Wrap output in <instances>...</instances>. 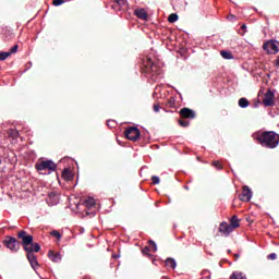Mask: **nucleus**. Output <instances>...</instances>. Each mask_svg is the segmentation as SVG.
I'll return each mask as SVG.
<instances>
[{
    "label": "nucleus",
    "instance_id": "nucleus-7",
    "mask_svg": "<svg viewBox=\"0 0 279 279\" xmlns=\"http://www.w3.org/2000/svg\"><path fill=\"white\" fill-rule=\"evenodd\" d=\"M17 239L22 240L24 250L34 243V235L27 234V231L22 230L17 233Z\"/></svg>",
    "mask_w": 279,
    "mask_h": 279
},
{
    "label": "nucleus",
    "instance_id": "nucleus-11",
    "mask_svg": "<svg viewBox=\"0 0 279 279\" xmlns=\"http://www.w3.org/2000/svg\"><path fill=\"white\" fill-rule=\"evenodd\" d=\"M197 113H195V110L189 109L186 107L180 110V117L182 119H195Z\"/></svg>",
    "mask_w": 279,
    "mask_h": 279
},
{
    "label": "nucleus",
    "instance_id": "nucleus-12",
    "mask_svg": "<svg viewBox=\"0 0 279 279\" xmlns=\"http://www.w3.org/2000/svg\"><path fill=\"white\" fill-rule=\"evenodd\" d=\"M26 258H27L32 269H34V271H36V267H38V257H36L35 254L26 253Z\"/></svg>",
    "mask_w": 279,
    "mask_h": 279
},
{
    "label": "nucleus",
    "instance_id": "nucleus-41",
    "mask_svg": "<svg viewBox=\"0 0 279 279\" xmlns=\"http://www.w3.org/2000/svg\"><path fill=\"white\" fill-rule=\"evenodd\" d=\"M234 256H235V259H236V260H238V258L241 257V255H239V254H235Z\"/></svg>",
    "mask_w": 279,
    "mask_h": 279
},
{
    "label": "nucleus",
    "instance_id": "nucleus-6",
    "mask_svg": "<svg viewBox=\"0 0 279 279\" xmlns=\"http://www.w3.org/2000/svg\"><path fill=\"white\" fill-rule=\"evenodd\" d=\"M263 49L269 54H276L279 51V41L276 39H270L264 43Z\"/></svg>",
    "mask_w": 279,
    "mask_h": 279
},
{
    "label": "nucleus",
    "instance_id": "nucleus-16",
    "mask_svg": "<svg viewBox=\"0 0 279 279\" xmlns=\"http://www.w3.org/2000/svg\"><path fill=\"white\" fill-rule=\"evenodd\" d=\"M134 14L137 19H141V21H147L148 19L147 11H145V9H135Z\"/></svg>",
    "mask_w": 279,
    "mask_h": 279
},
{
    "label": "nucleus",
    "instance_id": "nucleus-40",
    "mask_svg": "<svg viewBox=\"0 0 279 279\" xmlns=\"http://www.w3.org/2000/svg\"><path fill=\"white\" fill-rule=\"evenodd\" d=\"M276 66H279V56H278L277 61H276Z\"/></svg>",
    "mask_w": 279,
    "mask_h": 279
},
{
    "label": "nucleus",
    "instance_id": "nucleus-29",
    "mask_svg": "<svg viewBox=\"0 0 279 279\" xmlns=\"http://www.w3.org/2000/svg\"><path fill=\"white\" fill-rule=\"evenodd\" d=\"M50 234L51 236H56V239H62V234H60L59 231L53 230L50 232Z\"/></svg>",
    "mask_w": 279,
    "mask_h": 279
},
{
    "label": "nucleus",
    "instance_id": "nucleus-9",
    "mask_svg": "<svg viewBox=\"0 0 279 279\" xmlns=\"http://www.w3.org/2000/svg\"><path fill=\"white\" fill-rule=\"evenodd\" d=\"M275 97H276V92L268 89L265 94L264 106H266V108L274 106Z\"/></svg>",
    "mask_w": 279,
    "mask_h": 279
},
{
    "label": "nucleus",
    "instance_id": "nucleus-3",
    "mask_svg": "<svg viewBox=\"0 0 279 279\" xmlns=\"http://www.w3.org/2000/svg\"><path fill=\"white\" fill-rule=\"evenodd\" d=\"M35 169H37L38 171H49V173H53V171H56V169H58V165L56 162H53V160L49 159V160H44L40 162H37L35 165Z\"/></svg>",
    "mask_w": 279,
    "mask_h": 279
},
{
    "label": "nucleus",
    "instance_id": "nucleus-20",
    "mask_svg": "<svg viewBox=\"0 0 279 279\" xmlns=\"http://www.w3.org/2000/svg\"><path fill=\"white\" fill-rule=\"evenodd\" d=\"M166 267H170V269H175V267H178V262H175V259L172 257H168L166 259Z\"/></svg>",
    "mask_w": 279,
    "mask_h": 279
},
{
    "label": "nucleus",
    "instance_id": "nucleus-25",
    "mask_svg": "<svg viewBox=\"0 0 279 279\" xmlns=\"http://www.w3.org/2000/svg\"><path fill=\"white\" fill-rule=\"evenodd\" d=\"M10 56H12V52H10V51L0 52V61L3 62V60H8V58H10Z\"/></svg>",
    "mask_w": 279,
    "mask_h": 279
},
{
    "label": "nucleus",
    "instance_id": "nucleus-22",
    "mask_svg": "<svg viewBox=\"0 0 279 279\" xmlns=\"http://www.w3.org/2000/svg\"><path fill=\"white\" fill-rule=\"evenodd\" d=\"M96 202L94 197H87L86 201L84 202V206H86V208H93V206H95Z\"/></svg>",
    "mask_w": 279,
    "mask_h": 279
},
{
    "label": "nucleus",
    "instance_id": "nucleus-33",
    "mask_svg": "<svg viewBox=\"0 0 279 279\" xmlns=\"http://www.w3.org/2000/svg\"><path fill=\"white\" fill-rule=\"evenodd\" d=\"M117 125V121H114V120H108L107 121V126L108 128H114Z\"/></svg>",
    "mask_w": 279,
    "mask_h": 279
},
{
    "label": "nucleus",
    "instance_id": "nucleus-37",
    "mask_svg": "<svg viewBox=\"0 0 279 279\" xmlns=\"http://www.w3.org/2000/svg\"><path fill=\"white\" fill-rule=\"evenodd\" d=\"M268 260H276L278 258V255L276 253H271L267 256Z\"/></svg>",
    "mask_w": 279,
    "mask_h": 279
},
{
    "label": "nucleus",
    "instance_id": "nucleus-21",
    "mask_svg": "<svg viewBox=\"0 0 279 279\" xmlns=\"http://www.w3.org/2000/svg\"><path fill=\"white\" fill-rule=\"evenodd\" d=\"M220 56L225 59V60H234V54H232V52L228 51V50H221L220 51Z\"/></svg>",
    "mask_w": 279,
    "mask_h": 279
},
{
    "label": "nucleus",
    "instance_id": "nucleus-18",
    "mask_svg": "<svg viewBox=\"0 0 279 279\" xmlns=\"http://www.w3.org/2000/svg\"><path fill=\"white\" fill-rule=\"evenodd\" d=\"M62 178L69 182L73 180V172L69 168H65L62 170Z\"/></svg>",
    "mask_w": 279,
    "mask_h": 279
},
{
    "label": "nucleus",
    "instance_id": "nucleus-36",
    "mask_svg": "<svg viewBox=\"0 0 279 279\" xmlns=\"http://www.w3.org/2000/svg\"><path fill=\"white\" fill-rule=\"evenodd\" d=\"M213 167H215V168L218 169V170L223 169V167L221 166V163H220L219 161H214V162H213Z\"/></svg>",
    "mask_w": 279,
    "mask_h": 279
},
{
    "label": "nucleus",
    "instance_id": "nucleus-43",
    "mask_svg": "<svg viewBox=\"0 0 279 279\" xmlns=\"http://www.w3.org/2000/svg\"><path fill=\"white\" fill-rule=\"evenodd\" d=\"M253 107H254V108H258V104H255Z\"/></svg>",
    "mask_w": 279,
    "mask_h": 279
},
{
    "label": "nucleus",
    "instance_id": "nucleus-26",
    "mask_svg": "<svg viewBox=\"0 0 279 279\" xmlns=\"http://www.w3.org/2000/svg\"><path fill=\"white\" fill-rule=\"evenodd\" d=\"M178 19H180V16H178V13H171L168 17V21L169 23H175Z\"/></svg>",
    "mask_w": 279,
    "mask_h": 279
},
{
    "label": "nucleus",
    "instance_id": "nucleus-1",
    "mask_svg": "<svg viewBox=\"0 0 279 279\" xmlns=\"http://www.w3.org/2000/svg\"><path fill=\"white\" fill-rule=\"evenodd\" d=\"M253 137L266 149H276L279 145V134L275 131H257Z\"/></svg>",
    "mask_w": 279,
    "mask_h": 279
},
{
    "label": "nucleus",
    "instance_id": "nucleus-39",
    "mask_svg": "<svg viewBox=\"0 0 279 279\" xmlns=\"http://www.w3.org/2000/svg\"><path fill=\"white\" fill-rule=\"evenodd\" d=\"M241 29H243L244 32H247V25L246 24H242Z\"/></svg>",
    "mask_w": 279,
    "mask_h": 279
},
{
    "label": "nucleus",
    "instance_id": "nucleus-46",
    "mask_svg": "<svg viewBox=\"0 0 279 279\" xmlns=\"http://www.w3.org/2000/svg\"><path fill=\"white\" fill-rule=\"evenodd\" d=\"M178 95H179V97H182V94L180 92H178Z\"/></svg>",
    "mask_w": 279,
    "mask_h": 279
},
{
    "label": "nucleus",
    "instance_id": "nucleus-14",
    "mask_svg": "<svg viewBox=\"0 0 279 279\" xmlns=\"http://www.w3.org/2000/svg\"><path fill=\"white\" fill-rule=\"evenodd\" d=\"M31 246H26L24 248V251L26 252V254H34L40 252V244L39 243H34L32 242V244H29Z\"/></svg>",
    "mask_w": 279,
    "mask_h": 279
},
{
    "label": "nucleus",
    "instance_id": "nucleus-4",
    "mask_svg": "<svg viewBox=\"0 0 279 279\" xmlns=\"http://www.w3.org/2000/svg\"><path fill=\"white\" fill-rule=\"evenodd\" d=\"M124 136L129 141L136 142L140 138H143V136H147V132L144 135H141V131L138 130L137 126H129L124 131Z\"/></svg>",
    "mask_w": 279,
    "mask_h": 279
},
{
    "label": "nucleus",
    "instance_id": "nucleus-35",
    "mask_svg": "<svg viewBox=\"0 0 279 279\" xmlns=\"http://www.w3.org/2000/svg\"><path fill=\"white\" fill-rule=\"evenodd\" d=\"M16 51H19V45H14L10 50H9V53H16Z\"/></svg>",
    "mask_w": 279,
    "mask_h": 279
},
{
    "label": "nucleus",
    "instance_id": "nucleus-27",
    "mask_svg": "<svg viewBox=\"0 0 279 279\" xmlns=\"http://www.w3.org/2000/svg\"><path fill=\"white\" fill-rule=\"evenodd\" d=\"M190 124L191 122L187 120H179V125H181V128H189Z\"/></svg>",
    "mask_w": 279,
    "mask_h": 279
},
{
    "label": "nucleus",
    "instance_id": "nucleus-32",
    "mask_svg": "<svg viewBox=\"0 0 279 279\" xmlns=\"http://www.w3.org/2000/svg\"><path fill=\"white\" fill-rule=\"evenodd\" d=\"M168 106H170V108H175V98L171 97L168 100Z\"/></svg>",
    "mask_w": 279,
    "mask_h": 279
},
{
    "label": "nucleus",
    "instance_id": "nucleus-42",
    "mask_svg": "<svg viewBox=\"0 0 279 279\" xmlns=\"http://www.w3.org/2000/svg\"><path fill=\"white\" fill-rule=\"evenodd\" d=\"M184 189H185V191H189V185H185Z\"/></svg>",
    "mask_w": 279,
    "mask_h": 279
},
{
    "label": "nucleus",
    "instance_id": "nucleus-5",
    "mask_svg": "<svg viewBox=\"0 0 279 279\" xmlns=\"http://www.w3.org/2000/svg\"><path fill=\"white\" fill-rule=\"evenodd\" d=\"M5 247L10 250V252L16 253L21 250V242L16 240L14 236L8 235L3 241Z\"/></svg>",
    "mask_w": 279,
    "mask_h": 279
},
{
    "label": "nucleus",
    "instance_id": "nucleus-44",
    "mask_svg": "<svg viewBox=\"0 0 279 279\" xmlns=\"http://www.w3.org/2000/svg\"><path fill=\"white\" fill-rule=\"evenodd\" d=\"M231 19L235 20V19H236V16H234V15H231Z\"/></svg>",
    "mask_w": 279,
    "mask_h": 279
},
{
    "label": "nucleus",
    "instance_id": "nucleus-13",
    "mask_svg": "<svg viewBox=\"0 0 279 279\" xmlns=\"http://www.w3.org/2000/svg\"><path fill=\"white\" fill-rule=\"evenodd\" d=\"M59 202H60V197H58V194H56L54 192L48 194V197H47L48 206H57Z\"/></svg>",
    "mask_w": 279,
    "mask_h": 279
},
{
    "label": "nucleus",
    "instance_id": "nucleus-24",
    "mask_svg": "<svg viewBox=\"0 0 279 279\" xmlns=\"http://www.w3.org/2000/svg\"><path fill=\"white\" fill-rule=\"evenodd\" d=\"M8 134L11 138H19V130L16 129H10Z\"/></svg>",
    "mask_w": 279,
    "mask_h": 279
},
{
    "label": "nucleus",
    "instance_id": "nucleus-17",
    "mask_svg": "<svg viewBox=\"0 0 279 279\" xmlns=\"http://www.w3.org/2000/svg\"><path fill=\"white\" fill-rule=\"evenodd\" d=\"M128 3V0H113L112 9L121 10Z\"/></svg>",
    "mask_w": 279,
    "mask_h": 279
},
{
    "label": "nucleus",
    "instance_id": "nucleus-23",
    "mask_svg": "<svg viewBox=\"0 0 279 279\" xmlns=\"http://www.w3.org/2000/svg\"><path fill=\"white\" fill-rule=\"evenodd\" d=\"M238 106L241 108H247L250 106V100L247 98H240L238 101Z\"/></svg>",
    "mask_w": 279,
    "mask_h": 279
},
{
    "label": "nucleus",
    "instance_id": "nucleus-31",
    "mask_svg": "<svg viewBox=\"0 0 279 279\" xmlns=\"http://www.w3.org/2000/svg\"><path fill=\"white\" fill-rule=\"evenodd\" d=\"M64 3V0H53L52 1V5H54L56 8L62 5Z\"/></svg>",
    "mask_w": 279,
    "mask_h": 279
},
{
    "label": "nucleus",
    "instance_id": "nucleus-10",
    "mask_svg": "<svg viewBox=\"0 0 279 279\" xmlns=\"http://www.w3.org/2000/svg\"><path fill=\"white\" fill-rule=\"evenodd\" d=\"M218 231L221 234H223L225 236H230V234H232V232H234V229H232V227L230 225H228V222L223 221L220 223Z\"/></svg>",
    "mask_w": 279,
    "mask_h": 279
},
{
    "label": "nucleus",
    "instance_id": "nucleus-2",
    "mask_svg": "<svg viewBox=\"0 0 279 279\" xmlns=\"http://www.w3.org/2000/svg\"><path fill=\"white\" fill-rule=\"evenodd\" d=\"M143 73H146V75H150V78L153 82H160V80L165 78V73L162 72V69H160L151 59L147 58L142 65Z\"/></svg>",
    "mask_w": 279,
    "mask_h": 279
},
{
    "label": "nucleus",
    "instance_id": "nucleus-28",
    "mask_svg": "<svg viewBox=\"0 0 279 279\" xmlns=\"http://www.w3.org/2000/svg\"><path fill=\"white\" fill-rule=\"evenodd\" d=\"M151 182H153V184H160V177L153 175L151 177Z\"/></svg>",
    "mask_w": 279,
    "mask_h": 279
},
{
    "label": "nucleus",
    "instance_id": "nucleus-30",
    "mask_svg": "<svg viewBox=\"0 0 279 279\" xmlns=\"http://www.w3.org/2000/svg\"><path fill=\"white\" fill-rule=\"evenodd\" d=\"M142 254L144 256H151V254H149V246H145L143 250H142Z\"/></svg>",
    "mask_w": 279,
    "mask_h": 279
},
{
    "label": "nucleus",
    "instance_id": "nucleus-8",
    "mask_svg": "<svg viewBox=\"0 0 279 279\" xmlns=\"http://www.w3.org/2000/svg\"><path fill=\"white\" fill-rule=\"evenodd\" d=\"M253 195H254V193L252 192L250 186L244 185L242 187V194L239 196V198L241 202H252Z\"/></svg>",
    "mask_w": 279,
    "mask_h": 279
},
{
    "label": "nucleus",
    "instance_id": "nucleus-38",
    "mask_svg": "<svg viewBox=\"0 0 279 279\" xmlns=\"http://www.w3.org/2000/svg\"><path fill=\"white\" fill-rule=\"evenodd\" d=\"M153 109H154V112H160V106L159 105H154Z\"/></svg>",
    "mask_w": 279,
    "mask_h": 279
},
{
    "label": "nucleus",
    "instance_id": "nucleus-45",
    "mask_svg": "<svg viewBox=\"0 0 279 279\" xmlns=\"http://www.w3.org/2000/svg\"><path fill=\"white\" fill-rule=\"evenodd\" d=\"M231 19L235 20V19H236V16H234V15H231Z\"/></svg>",
    "mask_w": 279,
    "mask_h": 279
},
{
    "label": "nucleus",
    "instance_id": "nucleus-15",
    "mask_svg": "<svg viewBox=\"0 0 279 279\" xmlns=\"http://www.w3.org/2000/svg\"><path fill=\"white\" fill-rule=\"evenodd\" d=\"M48 258H50L52 263H60L62 260V254L49 251Z\"/></svg>",
    "mask_w": 279,
    "mask_h": 279
},
{
    "label": "nucleus",
    "instance_id": "nucleus-34",
    "mask_svg": "<svg viewBox=\"0 0 279 279\" xmlns=\"http://www.w3.org/2000/svg\"><path fill=\"white\" fill-rule=\"evenodd\" d=\"M150 247H153L154 252H158V245L153 240H149Z\"/></svg>",
    "mask_w": 279,
    "mask_h": 279
},
{
    "label": "nucleus",
    "instance_id": "nucleus-47",
    "mask_svg": "<svg viewBox=\"0 0 279 279\" xmlns=\"http://www.w3.org/2000/svg\"><path fill=\"white\" fill-rule=\"evenodd\" d=\"M113 258H119V255H113Z\"/></svg>",
    "mask_w": 279,
    "mask_h": 279
},
{
    "label": "nucleus",
    "instance_id": "nucleus-19",
    "mask_svg": "<svg viewBox=\"0 0 279 279\" xmlns=\"http://www.w3.org/2000/svg\"><path fill=\"white\" fill-rule=\"evenodd\" d=\"M229 226L232 228V230L241 226V223H239V218L236 217V215L231 217Z\"/></svg>",
    "mask_w": 279,
    "mask_h": 279
}]
</instances>
